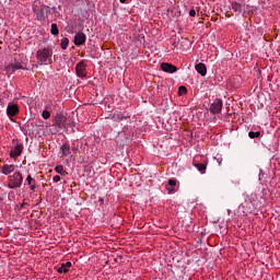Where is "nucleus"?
Here are the masks:
<instances>
[{
  "instance_id": "a878e982",
  "label": "nucleus",
  "mask_w": 280,
  "mask_h": 280,
  "mask_svg": "<svg viewBox=\"0 0 280 280\" xmlns=\"http://www.w3.org/2000/svg\"><path fill=\"white\" fill-rule=\"evenodd\" d=\"M42 117L43 119H49V117H51V113H49V110H44L42 113Z\"/></svg>"
},
{
  "instance_id": "aec40b11",
  "label": "nucleus",
  "mask_w": 280,
  "mask_h": 280,
  "mask_svg": "<svg viewBox=\"0 0 280 280\" xmlns=\"http://www.w3.org/2000/svg\"><path fill=\"white\" fill-rule=\"evenodd\" d=\"M195 167H197L198 172H200L201 174H205V172L207 171V165L202 163L195 164Z\"/></svg>"
},
{
  "instance_id": "f8f14e48",
  "label": "nucleus",
  "mask_w": 280,
  "mask_h": 280,
  "mask_svg": "<svg viewBox=\"0 0 280 280\" xmlns=\"http://www.w3.org/2000/svg\"><path fill=\"white\" fill-rule=\"evenodd\" d=\"M14 170H16V165H14V164H4L1 167V172H2V174H4V176H8V174H12V172H14Z\"/></svg>"
},
{
  "instance_id": "1a4fd4ad",
  "label": "nucleus",
  "mask_w": 280,
  "mask_h": 280,
  "mask_svg": "<svg viewBox=\"0 0 280 280\" xmlns=\"http://www.w3.org/2000/svg\"><path fill=\"white\" fill-rule=\"evenodd\" d=\"M23 154V144L18 143L11 151L10 156L11 159H16L18 156H21Z\"/></svg>"
},
{
  "instance_id": "a211bd4d",
  "label": "nucleus",
  "mask_w": 280,
  "mask_h": 280,
  "mask_svg": "<svg viewBox=\"0 0 280 280\" xmlns=\"http://www.w3.org/2000/svg\"><path fill=\"white\" fill-rule=\"evenodd\" d=\"M50 34H52V36H58V34H60V30H58V24H51Z\"/></svg>"
},
{
  "instance_id": "39448f33",
  "label": "nucleus",
  "mask_w": 280,
  "mask_h": 280,
  "mask_svg": "<svg viewBox=\"0 0 280 280\" xmlns=\"http://www.w3.org/2000/svg\"><path fill=\"white\" fill-rule=\"evenodd\" d=\"M222 106H223L222 101L220 98H215L213 103L210 105V113L212 115H218L222 113Z\"/></svg>"
},
{
  "instance_id": "9b49d317",
  "label": "nucleus",
  "mask_w": 280,
  "mask_h": 280,
  "mask_svg": "<svg viewBox=\"0 0 280 280\" xmlns=\"http://www.w3.org/2000/svg\"><path fill=\"white\" fill-rule=\"evenodd\" d=\"M60 159H65V156H69L71 154V145L69 143H63L60 148Z\"/></svg>"
},
{
  "instance_id": "423d86ee",
  "label": "nucleus",
  "mask_w": 280,
  "mask_h": 280,
  "mask_svg": "<svg viewBox=\"0 0 280 280\" xmlns=\"http://www.w3.org/2000/svg\"><path fill=\"white\" fill-rule=\"evenodd\" d=\"M75 73L78 78H84L86 75V62L80 61L75 66Z\"/></svg>"
},
{
  "instance_id": "412c9836",
  "label": "nucleus",
  "mask_w": 280,
  "mask_h": 280,
  "mask_svg": "<svg viewBox=\"0 0 280 280\" xmlns=\"http://www.w3.org/2000/svg\"><path fill=\"white\" fill-rule=\"evenodd\" d=\"M55 172L57 174H60V176H65V174H67V172L65 171V166H62V165H57L55 167Z\"/></svg>"
},
{
  "instance_id": "b1692460",
  "label": "nucleus",
  "mask_w": 280,
  "mask_h": 280,
  "mask_svg": "<svg viewBox=\"0 0 280 280\" xmlns=\"http://www.w3.org/2000/svg\"><path fill=\"white\" fill-rule=\"evenodd\" d=\"M186 93H187V88L185 85H180L178 88V94L179 95H186Z\"/></svg>"
},
{
  "instance_id": "393cba45",
  "label": "nucleus",
  "mask_w": 280,
  "mask_h": 280,
  "mask_svg": "<svg viewBox=\"0 0 280 280\" xmlns=\"http://www.w3.org/2000/svg\"><path fill=\"white\" fill-rule=\"evenodd\" d=\"M117 119L119 121H121V120L126 119V116H124V114H116V115H114V120L117 121Z\"/></svg>"
},
{
  "instance_id": "4468645a",
  "label": "nucleus",
  "mask_w": 280,
  "mask_h": 280,
  "mask_svg": "<svg viewBox=\"0 0 280 280\" xmlns=\"http://www.w3.org/2000/svg\"><path fill=\"white\" fill-rule=\"evenodd\" d=\"M25 183L28 185L31 191H36V179H34L31 174L26 176Z\"/></svg>"
},
{
  "instance_id": "2f4dec72",
  "label": "nucleus",
  "mask_w": 280,
  "mask_h": 280,
  "mask_svg": "<svg viewBox=\"0 0 280 280\" xmlns=\"http://www.w3.org/2000/svg\"><path fill=\"white\" fill-rule=\"evenodd\" d=\"M3 199L2 198H0V202L2 201Z\"/></svg>"
},
{
  "instance_id": "bb28decb",
  "label": "nucleus",
  "mask_w": 280,
  "mask_h": 280,
  "mask_svg": "<svg viewBox=\"0 0 280 280\" xmlns=\"http://www.w3.org/2000/svg\"><path fill=\"white\" fill-rule=\"evenodd\" d=\"M54 183H60V175H55L52 177Z\"/></svg>"
},
{
  "instance_id": "6e6552de",
  "label": "nucleus",
  "mask_w": 280,
  "mask_h": 280,
  "mask_svg": "<svg viewBox=\"0 0 280 280\" xmlns=\"http://www.w3.org/2000/svg\"><path fill=\"white\" fill-rule=\"evenodd\" d=\"M18 114H19V105L10 103L7 106L8 117H16Z\"/></svg>"
},
{
  "instance_id": "f257e3e1",
  "label": "nucleus",
  "mask_w": 280,
  "mask_h": 280,
  "mask_svg": "<svg viewBox=\"0 0 280 280\" xmlns=\"http://www.w3.org/2000/svg\"><path fill=\"white\" fill-rule=\"evenodd\" d=\"M54 49L49 47L40 48L36 51L38 65H51L54 62Z\"/></svg>"
},
{
  "instance_id": "0eeeda50",
  "label": "nucleus",
  "mask_w": 280,
  "mask_h": 280,
  "mask_svg": "<svg viewBox=\"0 0 280 280\" xmlns=\"http://www.w3.org/2000/svg\"><path fill=\"white\" fill-rule=\"evenodd\" d=\"M86 43V35L83 32H79L74 36V45L77 47H80L81 45H84Z\"/></svg>"
},
{
  "instance_id": "cd10ccee",
  "label": "nucleus",
  "mask_w": 280,
  "mask_h": 280,
  "mask_svg": "<svg viewBox=\"0 0 280 280\" xmlns=\"http://www.w3.org/2000/svg\"><path fill=\"white\" fill-rule=\"evenodd\" d=\"M189 16H196V10L195 9H191L189 11Z\"/></svg>"
},
{
  "instance_id": "2eb2a0df",
  "label": "nucleus",
  "mask_w": 280,
  "mask_h": 280,
  "mask_svg": "<svg viewBox=\"0 0 280 280\" xmlns=\"http://www.w3.org/2000/svg\"><path fill=\"white\" fill-rule=\"evenodd\" d=\"M195 69L197 71V73H200L202 75V78H205V75H207V66L202 62L197 63L195 66Z\"/></svg>"
},
{
  "instance_id": "c756f323",
  "label": "nucleus",
  "mask_w": 280,
  "mask_h": 280,
  "mask_svg": "<svg viewBox=\"0 0 280 280\" xmlns=\"http://www.w3.org/2000/svg\"><path fill=\"white\" fill-rule=\"evenodd\" d=\"M26 205H27L26 202L21 203L20 209H24Z\"/></svg>"
},
{
  "instance_id": "4be33fe9",
  "label": "nucleus",
  "mask_w": 280,
  "mask_h": 280,
  "mask_svg": "<svg viewBox=\"0 0 280 280\" xmlns=\"http://www.w3.org/2000/svg\"><path fill=\"white\" fill-rule=\"evenodd\" d=\"M60 47H61V49H67V47H69V38L63 37L61 39Z\"/></svg>"
},
{
  "instance_id": "c85d7f7f",
  "label": "nucleus",
  "mask_w": 280,
  "mask_h": 280,
  "mask_svg": "<svg viewBox=\"0 0 280 280\" xmlns=\"http://www.w3.org/2000/svg\"><path fill=\"white\" fill-rule=\"evenodd\" d=\"M63 266H66V268H67L68 271H69V268H71V261H67L66 264H63Z\"/></svg>"
},
{
  "instance_id": "ddd939ff",
  "label": "nucleus",
  "mask_w": 280,
  "mask_h": 280,
  "mask_svg": "<svg viewBox=\"0 0 280 280\" xmlns=\"http://www.w3.org/2000/svg\"><path fill=\"white\" fill-rule=\"evenodd\" d=\"M9 69H11L12 72L19 71L21 69L25 70V65H23L21 61L15 59L14 62L9 66Z\"/></svg>"
},
{
  "instance_id": "f3484780",
  "label": "nucleus",
  "mask_w": 280,
  "mask_h": 280,
  "mask_svg": "<svg viewBox=\"0 0 280 280\" xmlns=\"http://www.w3.org/2000/svg\"><path fill=\"white\" fill-rule=\"evenodd\" d=\"M174 187H176V180L168 179V183L166 185V189H167L168 194H172V191H174Z\"/></svg>"
},
{
  "instance_id": "7c9ffc66",
  "label": "nucleus",
  "mask_w": 280,
  "mask_h": 280,
  "mask_svg": "<svg viewBox=\"0 0 280 280\" xmlns=\"http://www.w3.org/2000/svg\"><path fill=\"white\" fill-rule=\"evenodd\" d=\"M120 3H126L128 0H119Z\"/></svg>"
},
{
  "instance_id": "5701e85b",
  "label": "nucleus",
  "mask_w": 280,
  "mask_h": 280,
  "mask_svg": "<svg viewBox=\"0 0 280 280\" xmlns=\"http://www.w3.org/2000/svg\"><path fill=\"white\" fill-rule=\"evenodd\" d=\"M57 272H59V275H62V272L65 275H67V272H69V271H68L67 267L65 266V264H61L60 267L57 268Z\"/></svg>"
},
{
  "instance_id": "dca6fc26",
  "label": "nucleus",
  "mask_w": 280,
  "mask_h": 280,
  "mask_svg": "<svg viewBox=\"0 0 280 280\" xmlns=\"http://www.w3.org/2000/svg\"><path fill=\"white\" fill-rule=\"evenodd\" d=\"M230 8L234 12H237V14H242V10H243L242 3L234 1L231 3Z\"/></svg>"
},
{
  "instance_id": "f03ea898",
  "label": "nucleus",
  "mask_w": 280,
  "mask_h": 280,
  "mask_svg": "<svg viewBox=\"0 0 280 280\" xmlns=\"http://www.w3.org/2000/svg\"><path fill=\"white\" fill-rule=\"evenodd\" d=\"M33 11L34 14H36V19L37 21H46L47 16H49V14H51V9L43 3H40V1H35L33 3Z\"/></svg>"
},
{
  "instance_id": "6ab92c4d",
  "label": "nucleus",
  "mask_w": 280,
  "mask_h": 280,
  "mask_svg": "<svg viewBox=\"0 0 280 280\" xmlns=\"http://www.w3.org/2000/svg\"><path fill=\"white\" fill-rule=\"evenodd\" d=\"M248 137L249 139H259V137H261V131H249Z\"/></svg>"
},
{
  "instance_id": "20e7f679",
  "label": "nucleus",
  "mask_w": 280,
  "mask_h": 280,
  "mask_svg": "<svg viewBox=\"0 0 280 280\" xmlns=\"http://www.w3.org/2000/svg\"><path fill=\"white\" fill-rule=\"evenodd\" d=\"M21 185H23V174L21 172H15L8 177V187L10 189H19Z\"/></svg>"
},
{
  "instance_id": "9d476101",
  "label": "nucleus",
  "mask_w": 280,
  "mask_h": 280,
  "mask_svg": "<svg viewBox=\"0 0 280 280\" xmlns=\"http://www.w3.org/2000/svg\"><path fill=\"white\" fill-rule=\"evenodd\" d=\"M161 69L165 73H176V71H178V68H176V66L167 62L161 63Z\"/></svg>"
},
{
  "instance_id": "7ed1b4c3",
  "label": "nucleus",
  "mask_w": 280,
  "mask_h": 280,
  "mask_svg": "<svg viewBox=\"0 0 280 280\" xmlns=\"http://www.w3.org/2000/svg\"><path fill=\"white\" fill-rule=\"evenodd\" d=\"M52 126H56V128H67V126H74V122L62 114H56L52 117Z\"/></svg>"
}]
</instances>
